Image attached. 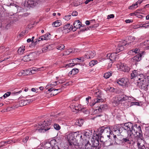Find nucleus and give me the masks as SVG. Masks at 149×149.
I'll return each mask as SVG.
<instances>
[{"label": "nucleus", "instance_id": "nucleus-14", "mask_svg": "<svg viewBox=\"0 0 149 149\" xmlns=\"http://www.w3.org/2000/svg\"><path fill=\"white\" fill-rule=\"evenodd\" d=\"M67 139L68 142L70 143H74L76 140V138L73 136V134L71 133L68 134L67 136Z\"/></svg>", "mask_w": 149, "mask_h": 149}, {"label": "nucleus", "instance_id": "nucleus-16", "mask_svg": "<svg viewBox=\"0 0 149 149\" xmlns=\"http://www.w3.org/2000/svg\"><path fill=\"white\" fill-rule=\"evenodd\" d=\"M50 35V34L49 33H46L45 34L43 35L40 37L39 38L38 40L36 39V41H35V42H39L40 40H47L49 39V35Z\"/></svg>", "mask_w": 149, "mask_h": 149}, {"label": "nucleus", "instance_id": "nucleus-10", "mask_svg": "<svg viewBox=\"0 0 149 149\" xmlns=\"http://www.w3.org/2000/svg\"><path fill=\"white\" fill-rule=\"evenodd\" d=\"M82 145H85V149H93V146L90 143L88 140L85 139V141L82 143Z\"/></svg>", "mask_w": 149, "mask_h": 149}, {"label": "nucleus", "instance_id": "nucleus-17", "mask_svg": "<svg viewBox=\"0 0 149 149\" xmlns=\"http://www.w3.org/2000/svg\"><path fill=\"white\" fill-rule=\"evenodd\" d=\"M120 68L124 72H128L130 70V68L124 64H121L120 66Z\"/></svg>", "mask_w": 149, "mask_h": 149}, {"label": "nucleus", "instance_id": "nucleus-42", "mask_svg": "<svg viewBox=\"0 0 149 149\" xmlns=\"http://www.w3.org/2000/svg\"><path fill=\"white\" fill-rule=\"evenodd\" d=\"M113 137L114 139V140L115 142L119 141L121 140V139H120V136L119 134H118V135H117V136H116V135H114L113 134Z\"/></svg>", "mask_w": 149, "mask_h": 149}, {"label": "nucleus", "instance_id": "nucleus-3", "mask_svg": "<svg viewBox=\"0 0 149 149\" xmlns=\"http://www.w3.org/2000/svg\"><path fill=\"white\" fill-rule=\"evenodd\" d=\"M119 99L120 104H124V102H125L127 100L132 101L134 100V98L133 97H128L123 95H119Z\"/></svg>", "mask_w": 149, "mask_h": 149}, {"label": "nucleus", "instance_id": "nucleus-55", "mask_svg": "<svg viewBox=\"0 0 149 149\" xmlns=\"http://www.w3.org/2000/svg\"><path fill=\"white\" fill-rule=\"evenodd\" d=\"M107 90L110 92H113L114 91L115 89L113 87H109L107 88Z\"/></svg>", "mask_w": 149, "mask_h": 149}, {"label": "nucleus", "instance_id": "nucleus-56", "mask_svg": "<svg viewBox=\"0 0 149 149\" xmlns=\"http://www.w3.org/2000/svg\"><path fill=\"white\" fill-rule=\"evenodd\" d=\"M79 5H80V3L78 2H73L72 4V5L74 6H77Z\"/></svg>", "mask_w": 149, "mask_h": 149}, {"label": "nucleus", "instance_id": "nucleus-47", "mask_svg": "<svg viewBox=\"0 0 149 149\" xmlns=\"http://www.w3.org/2000/svg\"><path fill=\"white\" fill-rule=\"evenodd\" d=\"M7 6H9L10 7L11 6H14L17 9V10H19V8L20 9L21 8L20 7H19L18 5H17L16 4H14L13 3H11L9 5H7Z\"/></svg>", "mask_w": 149, "mask_h": 149}, {"label": "nucleus", "instance_id": "nucleus-5", "mask_svg": "<svg viewBox=\"0 0 149 149\" xmlns=\"http://www.w3.org/2000/svg\"><path fill=\"white\" fill-rule=\"evenodd\" d=\"M72 25H70V24L65 25L63 27V29H62L63 33H66L69 32L72 29ZM61 28L62 29V27Z\"/></svg>", "mask_w": 149, "mask_h": 149}, {"label": "nucleus", "instance_id": "nucleus-15", "mask_svg": "<svg viewBox=\"0 0 149 149\" xmlns=\"http://www.w3.org/2000/svg\"><path fill=\"white\" fill-rule=\"evenodd\" d=\"M94 52L91 51H89L87 52L84 56L85 58H93L95 55Z\"/></svg>", "mask_w": 149, "mask_h": 149}, {"label": "nucleus", "instance_id": "nucleus-61", "mask_svg": "<svg viewBox=\"0 0 149 149\" xmlns=\"http://www.w3.org/2000/svg\"><path fill=\"white\" fill-rule=\"evenodd\" d=\"M80 109H81V105H79L78 106H77L75 107V110L77 111H80Z\"/></svg>", "mask_w": 149, "mask_h": 149}, {"label": "nucleus", "instance_id": "nucleus-34", "mask_svg": "<svg viewBox=\"0 0 149 149\" xmlns=\"http://www.w3.org/2000/svg\"><path fill=\"white\" fill-rule=\"evenodd\" d=\"M116 57L115 56V54L114 53L111 54L109 56V59L111 61H116Z\"/></svg>", "mask_w": 149, "mask_h": 149}, {"label": "nucleus", "instance_id": "nucleus-20", "mask_svg": "<svg viewBox=\"0 0 149 149\" xmlns=\"http://www.w3.org/2000/svg\"><path fill=\"white\" fill-rule=\"evenodd\" d=\"M140 74L139 73V72H137L136 70H134L132 73L131 74V79L134 78V79H138V75H140Z\"/></svg>", "mask_w": 149, "mask_h": 149}, {"label": "nucleus", "instance_id": "nucleus-27", "mask_svg": "<svg viewBox=\"0 0 149 149\" xmlns=\"http://www.w3.org/2000/svg\"><path fill=\"white\" fill-rule=\"evenodd\" d=\"M104 132V126L101 127L98 129L97 134L96 135L98 136V138L99 137L100 138L102 136V134Z\"/></svg>", "mask_w": 149, "mask_h": 149}, {"label": "nucleus", "instance_id": "nucleus-48", "mask_svg": "<svg viewBox=\"0 0 149 149\" xmlns=\"http://www.w3.org/2000/svg\"><path fill=\"white\" fill-rule=\"evenodd\" d=\"M80 111L81 112L86 114L88 113L89 112L87 109L85 108L80 109Z\"/></svg>", "mask_w": 149, "mask_h": 149}, {"label": "nucleus", "instance_id": "nucleus-33", "mask_svg": "<svg viewBox=\"0 0 149 149\" xmlns=\"http://www.w3.org/2000/svg\"><path fill=\"white\" fill-rule=\"evenodd\" d=\"M79 70L78 69L74 68L69 72V74H71L74 75L78 72Z\"/></svg>", "mask_w": 149, "mask_h": 149}, {"label": "nucleus", "instance_id": "nucleus-13", "mask_svg": "<svg viewBox=\"0 0 149 149\" xmlns=\"http://www.w3.org/2000/svg\"><path fill=\"white\" fill-rule=\"evenodd\" d=\"M127 79L123 78L117 80V83L121 86L126 85L127 83Z\"/></svg>", "mask_w": 149, "mask_h": 149}, {"label": "nucleus", "instance_id": "nucleus-9", "mask_svg": "<svg viewBox=\"0 0 149 149\" xmlns=\"http://www.w3.org/2000/svg\"><path fill=\"white\" fill-rule=\"evenodd\" d=\"M83 134L84 136V138H86L85 140L87 139V140H88V139L90 138L92 135V131L86 130L84 132Z\"/></svg>", "mask_w": 149, "mask_h": 149}, {"label": "nucleus", "instance_id": "nucleus-28", "mask_svg": "<svg viewBox=\"0 0 149 149\" xmlns=\"http://www.w3.org/2000/svg\"><path fill=\"white\" fill-rule=\"evenodd\" d=\"M138 128H136V127L135 126H133V127H132L131 129L130 132H129V134H131V133L132 134L135 135L138 132L137 131L136 129H137Z\"/></svg>", "mask_w": 149, "mask_h": 149}, {"label": "nucleus", "instance_id": "nucleus-4", "mask_svg": "<svg viewBox=\"0 0 149 149\" xmlns=\"http://www.w3.org/2000/svg\"><path fill=\"white\" fill-rule=\"evenodd\" d=\"M51 120L50 119H48L47 120H46L44 121L43 122V124L42 125V127H44V125L46 126L50 125L51 124ZM49 129L50 128H46L43 127L41 128L38 129V130L39 132H44L46 131Z\"/></svg>", "mask_w": 149, "mask_h": 149}, {"label": "nucleus", "instance_id": "nucleus-52", "mask_svg": "<svg viewBox=\"0 0 149 149\" xmlns=\"http://www.w3.org/2000/svg\"><path fill=\"white\" fill-rule=\"evenodd\" d=\"M65 47V46L63 45H60L57 47V49L58 50H62Z\"/></svg>", "mask_w": 149, "mask_h": 149}, {"label": "nucleus", "instance_id": "nucleus-62", "mask_svg": "<svg viewBox=\"0 0 149 149\" xmlns=\"http://www.w3.org/2000/svg\"><path fill=\"white\" fill-rule=\"evenodd\" d=\"M114 16L113 14H111L108 15L107 16V19H109L110 18H112L114 17Z\"/></svg>", "mask_w": 149, "mask_h": 149}, {"label": "nucleus", "instance_id": "nucleus-40", "mask_svg": "<svg viewBox=\"0 0 149 149\" xmlns=\"http://www.w3.org/2000/svg\"><path fill=\"white\" fill-rule=\"evenodd\" d=\"M112 75V73L111 72H108L104 74V77L106 79L108 78L110 76Z\"/></svg>", "mask_w": 149, "mask_h": 149}, {"label": "nucleus", "instance_id": "nucleus-54", "mask_svg": "<svg viewBox=\"0 0 149 149\" xmlns=\"http://www.w3.org/2000/svg\"><path fill=\"white\" fill-rule=\"evenodd\" d=\"M131 51L132 52H134L135 54H136V53H139L140 50L136 48L135 49L132 50Z\"/></svg>", "mask_w": 149, "mask_h": 149}, {"label": "nucleus", "instance_id": "nucleus-45", "mask_svg": "<svg viewBox=\"0 0 149 149\" xmlns=\"http://www.w3.org/2000/svg\"><path fill=\"white\" fill-rule=\"evenodd\" d=\"M53 126L54 129L56 130H59L61 129V127L58 124L56 123H55L54 125Z\"/></svg>", "mask_w": 149, "mask_h": 149}, {"label": "nucleus", "instance_id": "nucleus-26", "mask_svg": "<svg viewBox=\"0 0 149 149\" xmlns=\"http://www.w3.org/2000/svg\"><path fill=\"white\" fill-rule=\"evenodd\" d=\"M100 92L99 91L95 93V96L97 97V98L96 99V101H95V103H98L99 102H102L103 101L102 99H101V98L100 94Z\"/></svg>", "mask_w": 149, "mask_h": 149}, {"label": "nucleus", "instance_id": "nucleus-51", "mask_svg": "<svg viewBox=\"0 0 149 149\" xmlns=\"http://www.w3.org/2000/svg\"><path fill=\"white\" fill-rule=\"evenodd\" d=\"M78 139H80V141L82 143L85 141V138H84V139L83 138H82V136L80 134H79V135L78 136Z\"/></svg>", "mask_w": 149, "mask_h": 149}, {"label": "nucleus", "instance_id": "nucleus-37", "mask_svg": "<svg viewBox=\"0 0 149 149\" xmlns=\"http://www.w3.org/2000/svg\"><path fill=\"white\" fill-rule=\"evenodd\" d=\"M141 141H137V145L138 147V148L139 149H144L143 147H145V146L143 144L141 145Z\"/></svg>", "mask_w": 149, "mask_h": 149}, {"label": "nucleus", "instance_id": "nucleus-60", "mask_svg": "<svg viewBox=\"0 0 149 149\" xmlns=\"http://www.w3.org/2000/svg\"><path fill=\"white\" fill-rule=\"evenodd\" d=\"M29 139V137L28 136H26L25 139H23L22 140V141L24 143H26L27 141H28V140Z\"/></svg>", "mask_w": 149, "mask_h": 149}, {"label": "nucleus", "instance_id": "nucleus-59", "mask_svg": "<svg viewBox=\"0 0 149 149\" xmlns=\"http://www.w3.org/2000/svg\"><path fill=\"white\" fill-rule=\"evenodd\" d=\"M136 6V4H133L132 6H130L129 7V9H132L134 8H135Z\"/></svg>", "mask_w": 149, "mask_h": 149}, {"label": "nucleus", "instance_id": "nucleus-31", "mask_svg": "<svg viewBox=\"0 0 149 149\" xmlns=\"http://www.w3.org/2000/svg\"><path fill=\"white\" fill-rule=\"evenodd\" d=\"M84 122V120L82 119H78L75 122L76 125L79 126H81L82 125Z\"/></svg>", "mask_w": 149, "mask_h": 149}, {"label": "nucleus", "instance_id": "nucleus-41", "mask_svg": "<svg viewBox=\"0 0 149 149\" xmlns=\"http://www.w3.org/2000/svg\"><path fill=\"white\" fill-rule=\"evenodd\" d=\"M24 47L25 46H24V47H23L22 46V47H20V48H19L18 50V53L20 54H22L24 51Z\"/></svg>", "mask_w": 149, "mask_h": 149}, {"label": "nucleus", "instance_id": "nucleus-63", "mask_svg": "<svg viewBox=\"0 0 149 149\" xmlns=\"http://www.w3.org/2000/svg\"><path fill=\"white\" fill-rule=\"evenodd\" d=\"M78 13L76 11H74L72 13V15L73 16H76L77 15Z\"/></svg>", "mask_w": 149, "mask_h": 149}, {"label": "nucleus", "instance_id": "nucleus-6", "mask_svg": "<svg viewBox=\"0 0 149 149\" xmlns=\"http://www.w3.org/2000/svg\"><path fill=\"white\" fill-rule=\"evenodd\" d=\"M139 127L140 129H138L139 130V131L136 134V137L137 138V141H141V142L144 143V141L143 140L144 138L143 137L142 134V132L141 130V127L140 126H139Z\"/></svg>", "mask_w": 149, "mask_h": 149}, {"label": "nucleus", "instance_id": "nucleus-38", "mask_svg": "<svg viewBox=\"0 0 149 149\" xmlns=\"http://www.w3.org/2000/svg\"><path fill=\"white\" fill-rule=\"evenodd\" d=\"M148 77L144 76V75L142 74H140V75H138V79L139 80L138 81H140L143 79H144L148 78Z\"/></svg>", "mask_w": 149, "mask_h": 149}, {"label": "nucleus", "instance_id": "nucleus-18", "mask_svg": "<svg viewBox=\"0 0 149 149\" xmlns=\"http://www.w3.org/2000/svg\"><path fill=\"white\" fill-rule=\"evenodd\" d=\"M34 52L30 53L29 54L25 56L24 57V61H29L33 59V54Z\"/></svg>", "mask_w": 149, "mask_h": 149}, {"label": "nucleus", "instance_id": "nucleus-57", "mask_svg": "<svg viewBox=\"0 0 149 149\" xmlns=\"http://www.w3.org/2000/svg\"><path fill=\"white\" fill-rule=\"evenodd\" d=\"M71 17V15H66L63 18L65 20L68 21L70 19Z\"/></svg>", "mask_w": 149, "mask_h": 149}, {"label": "nucleus", "instance_id": "nucleus-50", "mask_svg": "<svg viewBox=\"0 0 149 149\" xmlns=\"http://www.w3.org/2000/svg\"><path fill=\"white\" fill-rule=\"evenodd\" d=\"M71 134H73V136L75 137L76 139V138L77 140L78 139V136L79 135V132H74L71 133Z\"/></svg>", "mask_w": 149, "mask_h": 149}, {"label": "nucleus", "instance_id": "nucleus-12", "mask_svg": "<svg viewBox=\"0 0 149 149\" xmlns=\"http://www.w3.org/2000/svg\"><path fill=\"white\" fill-rule=\"evenodd\" d=\"M142 55L141 53L138 54L131 59L132 62L133 63H135L136 62H139L141 60Z\"/></svg>", "mask_w": 149, "mask_h": 149}, {"label": "nucleus", "instance_id": "nucleus-2", "mask_svg": "<svg viewBox=\"0 0 149 149\" xmlns=\"http://www.w3.org/2000/svg\"><path fill=\"white\" fill-rule=\"evenodd\" d=\"M148 78H147L139 81H138L137 83L141 86V88H144L145 90H147L148 89Z\"/></svg>", "mask_w": 149, "mask_h": 149}, {"label": "nucleus", "instance_id": "nucleus-43", "mask_svg": "<svg viewBox=\"0 0 149 149\" xmlns=\"http://www.w3.org/2000/svg\"><path fill=\"white\" fill-rule=\"evenodd\" d=\"M24 71L25 72L26 76L28 75H31L33 74V73L31 72V70H30V68L24 70Z\"/></svg>", "mask_w": 149, "mask_h": 149}, {"label": "nucleus", "instance_id": "nucleus-11", "mask_svg": "<svg viewBox=\"0 0 149 149\" xmlns=\"http://www.w3.org/2000/svg\"><path fill=\"white\" fill-rule=\"evenodd\" d=\"M128 136L127 137L125 138H123L122 139H121V140L120 141H121L122 143H127L128 144H130L131 143V141L132 140L131 139V134H128Z\"/></svg>", "mask_w": 149, "mask_h": 149}, {"label": "nucleus", "instance_id": "nucleus-21", "mask_svg": "<svg viewBox=\"0 0 149 149\" xmlns=\"http://www.w3.org/2000/svg\"><path fill=\"white\" fill-rule=\"evenodd\" d=\"M103 138V137L101 136L100 138V142L101 143L100 145H102L103 146H108L110 145V143L107 141L102 140V139Z\"/></svg>", "mask_w": 149, "mask_h": 149}, {"label": "nucleus", "instance_id": "nucleus-25", "mask_svg": "<svg viewBox=\"0 0 149 149\" xmlns=\"http://www.w3.org/2000/svg\"><path fill=\"white\" fill-rule=\"evenodd\" d=\"M53 141H55L52 140L50 142H48L44 144V147L47 149H52L53 146L51 144V143Z\"/></svg>", "mask_w": 149, "mask_h": 149}, {"label": "nucleus", "instance_id": "nucleus-44", "mask_svg": "<svg viewBox=\"0 0 149 149\" xmlns=\"http://www.w3.org/2000/svg\"><path fill=\"white\" fill-rule=\"evenodd\" d=\"M78 64L79 65H80V63H76L75 64H74V63H70L66 64V65L65 66V67H66V68L72 67L74 66L75 65H77V64Z\"/></svg>", "mask_w": 149, "mask_h": 149}, {"label": "nucleus", "instance_id": "nucleus-58", "mask_svg": "<svg viewBox=\"0 0 149 149\" xmlns=\"http://www.w3.org/2000/svg\"><path fill=\"white\" fill-rule=\"evenodd\" d=\"M149 27V26L147 23L145 24H143L142 25V26H140L139 27V28H141V27H144L145 28H147L148 27Z\"/></svg>", "mask_w": 149, "mask_h": 149}, {"label": "nucleus", "instance_id": "nucleus-29", "mask_svg": "<svg viewBox=\"0 0 149 149\" xmlns=\"http://www.w3.org/2000/svg\"><path fill=\"white\" fill-rule=\"evenodd\" d=\"M119 99V95L117 97H114L113 99L112 102L115 104L116 105H117L120 104Z\"/></svg>", "mask_w": 149, "mask_h": 149}, {"label": "nucleus", "instance_id": "nucleus-35", "mask_svg": "<svg viewBox=\"0 0 149 149\" xmlns=\"http://www.w3.org/2000/svg\"><path fill=\"white\" fill-rule=\"evenodd\" d=\"M99 140L97 139L93 143L92 146H93V148L94 149L95 148H96L97 146L99 145Z\"/></svg>", "mask_w": 149, "mask_h": 149}, {"label": "nucleus", "instance_id": "nucleus-53", "mask_svg": "<svg viewBox=\"0 0 149 149\" xmlns=\"http://www.w3.org/2000/svg\"><path fill=\"white\" fill-rule=\"evenodd\" d=\"M85 58L84 57V56L83 57H80V58H74V60L75 61H77V60H80V62H83L84 61V58Z\"/></svg>", "mask_w": 149, "mask_h": 149}, {"label": "nucleus", "instance_id": "nucleus-36", "mask_svg": "<svg viewBox=\"0 0 149 149\" xmlns=\"http://www.w3.org/2000/svg\"><path fill=\"white\" fill-rule=\"evenodd\" d=\"M97 61L95 60H93L91 61L89 63V66L91 67H92L94 65H95L97 64Z\"/></svg>", "mask_w": 149, "mask_h": 149}, {"label": "nucleus", "instance_id": "nucleus-23", "mask_svg": "<svg viewBox=\"0 0 149 149\" xmlns=\"http://www.w3.org/2000/svg\"><path fill=\"white\" fill-rule=\"evenodd\" d=\"M38 0H29L27 2L28 4L31 7L35 6L38 4Z\"/></svg>", "mask_w": 149, "mask_h": 149}, {"label": "nucleus", "instance_id": "nucleus-49", "mask_svg": "<svg viewBox=\"0 0 149 149\" xmlns=\"http://www.w3.org/2000/svg\"><path fill=\"white\" fill-rule=\"evenodd\" d=\"M30 70H31V72L32 73H33V74H34L35 73V72H36V71L38 70H39L40 69V68H36L35 67H33L32 68H30Z\"/></svg>", "mask_w": 149, "mask_h": 149}, {"label": "nucleus", "instance_id": "nucleus-46", "mask_svg": "<svg viewBox=\"0 0 149 149\" xmlns=\"http://www.w3.org/2000/svg\"><path fill=\"white\" fill-rule=\"evenodd\" d=\"M63 87H64V86H62V87L58 89H55L54 90V91H58V92H57V93H55L54 94H53V95H56L57 94H58V93H60V92L62 91V88H63Z\"/></svg>", "mask_w": 149, "mask_h": 149}, {"label": "nucleus", "instance_id": "nucleus-39", "mask_svg": "<svg viewBox=\"0 0 149 149\" xmlns=\"http://www.w3.org/2000/svg\"><path fill=\"white\" fill-rule=\"evenodd\" d=\"M104 132H109L112 135L111 132H110V130L109 127H108L107 126H104Z\"/></svg>", "mask_w": 149, "mask_h": 149}, {"label": "nucleus", "instance_id": "nucleus-19", "mask_svg": "<svg viewBox=\"0 0 149 149\" xmlns=\"http://www.w3.org/2000/svg\"><path fill=\"white\" fill-rule=\"evenodd\" d=\"M22 92V91L20 90L18 92H13L11 93L10 92H7L5 94H4L3 95V97H4V98H6L7 97L9 96L10 94H11L12 95H17L18 94Z\"/></svg>", "mask_w": 149, "mask_h": 149}, {"label": "nucleus", "instance_id": "nucleus-32", "mask_svg": "<svg viewBox=\"0 0 149 149\" xmlns=\"http://www.w3.org/2000/svg\"><path fill=\"white\" fill-rule=\"evenodd\" d=\"M128 104H127V106L131 107L134 105L139 106V103L137 102H130V101H128Z\"/></svg>", "mask_w": 149, "mask_h": 149}, {"label": "nucleus", "instance_id": "nucleus-30", "mask_svg": "<svg viewBox=\"0 0 149 149\" xmlns=\"http://www.w3.org/2000/svg\"><path fill=\"white\" fill-rule=\"evenodd\" d=\"M61 25V23L60 20H58L54 22L52 24L53 26L54 27H57Z\"/></svg>", "mask_w": 149, "mask_h": 149}, {"label": "nucleus", "instance_id": "nucleus-64", "mask_svg": "<svg viewBox=\"0 0 149 149\" xmlns=\"http://www.w3.org/2000/svg\"><path fill=\"white\" fill-rule=\"evenodd\" d=\"M33 101V99H29V100H24V101L25 102H27L28 103H30L31 102H32Z\"/></svg>", "mask_w": 149, "mask_h": 149}, {"label": "nucleus", "instance_id": "nucleus-1", "mask_svg": "<svg viewBox=\"0 0 149 149\" xmlns=\"http://www.w3.org/2000/svg\"><path fill=\"white\" fill-rule=\"evenodd\" d=\"M135 38L134 37L131 36L128 37V41L125 40L123 41H120L116 50L117 52H116V54L123 50L125 48L124 46L127 45L131 46L133 44L132 42L135 40Z\"/></svg>", "mask_w": 149, "mask_h": 149}, {"label": "nucleus", "instance_id": "nucleus-7", "mask_svg": "<svg viewBox=\"0 0 149 149\" xmlns=\"http://www.w3.org/2000/svg\"><path fill=\"white\" fill-rule=\"evenodd\" d=\"M111 127L112 131L115 132V134H117V135H118L121 133L120 129H122V127L119 125H114Z\"/></svg>", "mask_w": 149, "mask_h": 149}, {"label": "nucleus", "instance_id": "nucleus-24", "mask_svg": "<svg viewBox=\"0 0 149 149\" xmlns=\"http://www.w3.org/2000/svg\"><path fill=\"white\" fill-rule=\"evenodd\" d=\"M81 24L79 20L75 21L73 24L74 27L76 29H80L81 27L84 26Z\"/></svg>", "mask_w": 149, "mask_h": 149}, {"label": "nucleus", "instance_id": "nucleus-22", "mask_svg": "<svg viewBox=\"0 0 149 149\" xmlns=\"http://www.w3.org/2000/svg\"><path fill=\"white\" fill-rule=\"evenodd\" d=\"M107 105L106 104L101 105L99 107H97V109L95 110L96 112H101L104 110L107 107Z\"/></svg>", "mask_w": 149, "mask_h": 149}, {"label": "nucleus", "instance_id": "nucleus-8", "mask_svg": "<svg viewBox=\"0 0 149 149\" xmlns=\"http://www.w3.org/2000/svg\"><path fill=\"white\" fill-rule=\"evenodd\" d=\"M133 125L131 123H125L124 124V126L122 127V129L123 128L125 130H127L128 132V134H129V131H130V129H131L133 127Z\"/></svg>", "mask_w": 149, "mask_h": 149}]
</instances>
